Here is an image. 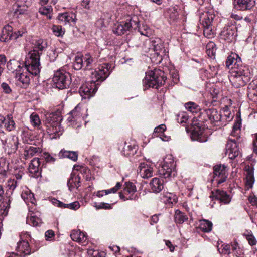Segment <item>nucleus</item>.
Here are the masks:
<instances>
[{
  "instance_id": "obj_1",
  "label": "nucleus",
  "mask_w": 257,
  "mask_h": 257,
  "mask_svg": "<svg viewBox=\"0 0 257 257\" xmlns=\"http://www.w3.org/2000/svg\"><path fill=\"white\" fill-rule=\"evenodd\" d=\"M111 67L109 64L104 63L92 71L91 81L83 84L79 90L83 99H89L94 95L98 85L109 76Z\"/></svg>"
},
{
  "instance_id": "obj_2",
  "label": "nucleus",
  "mask_w": 257,
  "mask_h": 257,
  "mask_svg": "<svg viewBox=\"0 0 257 257\" xmlns=\"http://www.w3.org/2000/svg\"><path fill=\"white\" fill-rule=\"evenodd\" d=\"M47 47L46 40L39 39L36 40L33 44V50H31L26 57V64L28 69L33 74L40 73V58L42 52Z\"/></svg>"
},
{
  "instance_id": "obj_3",
  "label": "nucleus",
  "mask_w": 257,
  "mask_h": 257,
  "mask_svg": "<svg viewBox=\"0 0 257 257\" xmlns=\"http://www.w3.org/2000/svg\"><path fill=\"white\" fill-rule=\"evenodd\" d=\"M45 124L47 132L52 139L59 137L61 132L60 122L62 120L60 112L47 113L45 115Z\"/></svg>"
},
{
  "instance_id": "obj_4",
  "label": "nucleus",
  "mask_w": 257,
  "mask_h": 257,
  "mask_svg": "<svg viewBox=\"0 0 257 257\" xmlns=\"http://www.w3.org/2000/svg\"><path fill=\"white\" fill-rule=\"evenodd\" d=\"M166 78L164 76L162 71L160 70H154L146 73V76L143 80L144 89L152 87L158 89L163 85Z\"/></svg>"
},
{
  "instance_id": "obj_5",
  "label": "nucleus",
  "mask_w": 257,
  "mask_h": 257,
  "mask_svg": "<svg viewBox=\"0 0 257 257\" xmlns=\"http://www.w3.org/2000/svg\"><path fill=\"white\" fill-rule=\"evenodd\" d=\"M233 73L230 80L235 87L243 86L250 80L249 72L245 67L234 70Z\"/></svg>"
},
{
  "instance_id": "obj_6",
  "label": "nucleus",
  "mask_w": 257,
  "mask_h": 257,
  "mask_svg": "<svg viewBox=\"0 0 257 257\" xmlns=\"http://www.w3.org/2000/svg\"><path fill=\"white\" fill-rule=\"evenodd\" d=\"M160 175L164 178L174 177L176 171L175 163L171 155L167 156L164 160V163L159 170Z\"/></svg>"
},
{
  "instance_id": "obj_7",
  "label": "nucleus",
  "mask_w": 257,
  "mask_h": 257,
  "mask_svg": "<svg viewBox=\"0 0 257 257\" xmlns=\"http://www.w3.org/2000/svg\"><path fill=\"white\" fill-rule=\"evenodd\" d=\"M53 81L55 86L58 89L66 88L70 84V74L63 70H58L54 73Z\"/></svg>"
},
{
  "instance_id": "obj_8",
  "label": "nucleus",
  "mask_w": 257,
  "mask_h": 257,
  "mask_svg": "<svg viewBox=\"0 0 257 257\" xmlns=\"http://www.w3.org/2000/svg\"><path fill=\"white\" fill-rule=\"evenodd\" d=\"M200 118L204 121H210L213 123L220 121L221 120L222 115L216 108L211 107L204 109L200 113Z\"/></svg>"
},
{
  "instance_id": "obj_9",
  "label": "nucleus",
  "mask_w": 257,
  "mask_h": 257,
  "mask_svg": "<svg viewBox=\"0 0 257 257\" xmlns=\"http://www.w3.org/2000/svg\"><path fill=\"white\" fill-rule=\"evenodd\" d=\"M214 179L218 184L224 182L227 178L228 173L224 165H216L213 168Z\"/></svg>"
},
{
  "instance_id": "obj_10",
  "label": "nucleus",
  "mask_w": 257,
  "mask_h": 257,
  "mask_svg": "<svg viewBox=\"0 0 257 257\" xmlns=\"http://www.w3.org/2000/svg\"><path fill=\"white\" fill-rule=\"evenodd\" d=\"M239 143L235 139H229L226 145V154L230 159H234L240 154Z\"/></svg>"
},
{
  "instance_id": "obj_11",
  "label": "nucleus",
  "mask_w": 257,
  "mask_h": 257,
  "mask_svg": "<svg viewBox=\"0 0 257 257\" xmlns=\"http://www.w3.org/2000/svg\"><path fill=\"white\" fill-rule=\"evenodd\" d=\"M137 20L133 19L127 20L125 22H121L115 25L113 32L118 35H121L129 30L133 26H137Z\"/></svg>"
},
{
  "instance_id": "obj_12",
  "label": "nucleus",
  "mask_w": 257,
  "mask_h": 257,
  "mask_svg": "<svg viewBox=\"0 0 257 257\" xmlns=\"http://www.w3.org/2000/svg\"><path fill=\"white\" fill-rule=\"evenodd\" d=\"M226 67L228 69L238 70L240 68H243L242 63L240 57L235 53H232L229 55L226 61Z\"/></svg>"
},
{
  "instance_id": "obj_13",
  "label": "nucleus",
  "mask_w": 257,
  "mask_h": 257,
  "mask_svg": "<svg viewBox=\"0 0 257 257\" xmlns=\"http://www.w3.org/2000/svg\"><path fill=\"white\" fill-rule=\"evenodd\" d=\"M236 36V29L233 26H227L224 27L220 34V38L227 42H231L234 41Z\"/></svg>"
},
{
  "instance_id": "obj_14",
  "label": "nucleus",
  "mask_w": 257,
  "mask_h": 257,
  "mask_svg": "<svg viewBox=\"0 0 257 257\" xmlns=\"http://www.w3.org/2000/svg\"><path fill=\"white\" fill-rule=\"evenodd\" d=\"M28 66L26 64V60L25 62L24 69H26V71L24 72V69L23 68L22 71L18 72V73L15 75V77L17 80L20 82L22 83L23 86H26L29 84L30 81V75L37 76L39 74V73H37L36 74H33L30 70L28 69Z\"/></svg>"
},
{
  "instance_id": "obj_15",
  "label": "nucleus",
  "mask_w": 257,
  "mask_h": 257,
  "mask_svg": "<svg viewBox=\"0 0 257 257\" xmlns=\"http://www.w3.org/2000/svg\"><path fill=\"white\" fill-rule=\"evenodd\" d=\"M138 173L144 179H147L153 176V169L151 165L146 163H141L138 167Z\"/></svg>"
},
{
  "instance_id": "obj_16",
  "label": "nucleus",
  "mask_w": 257,
  "mask_h": 257,
  "mask_svg": "<svg viewBox=\"0 0 257 257\" xmlns=\"http://www.w3.org/2000/svg\"><path fill=\"white\" fill-rule=\"evenodd\" d=\"M255 0H234V8L241 11L250 10L255 5Z\"/></svg>"
},
{
  "instance_id": "obj_17",
  "label": "nucleus",
  "mask_w": 257,
  "mask_h": 257,
  "mask_svg": "<svg viewBox=\"0 0 257 257\" xmlns=\"http://www.w3.org/2000/svg\"><path fill=\"white\" fill-rule=\"evenodd\" d=\"M58 20L63 24H70L75 23L76 21V15L73 12H65L59 14L58 16Z\"/></svg>"
},
{
  "instance_id": "obj_18",
  "label": "nucleus",
  "mask_w": 257,
  "mask_h": 257,
  "mask_svg": "<svg viewBox=\"0 0 257 257\" xmlns=\"http://www.w3.org/2000/svg\"><path fill=\"white\" fill-rule=\"evenodd\" d=\"M124 193L128 195V197H126V199L137 200L138 198L135 193L137 191L136 187L134 184L131 182H126L124 187Z\"/></svg>"
},
{
  "instance_id": "obj_19",
  "label": "nucleus",
  "mask_w": 257,
  "mask_h": 257,
  "mask_svg": "<svg viewBox=\"0 0 257 257\" xmlns=\"http://www.w3.org/2000/svg\"><path fill=\"white\" fill-rule=\"evenodd\" d=\"M191 138L193 141L202 143L206 142L208 140V137L204 134L203 131L199 127H195L192 130Z\"/></svg>"
},
{
  "instance_id": "obj_20",
  "label": "nucleus",
  "mask_w": 257,
  "mask_h": 257,
  "mask_svg": "<svg viewBox=\"0 0 257 257\" xmlns=\"http://www.w3.org/2000/svg\"><path fill=\"white\" fill-rule=\"evenodd\" d=\"M214 18L215 15L212 11H207L201 15L200 20L203 26L212 25Z\"/></svg>"
},
{
  "instance_id": "obj_21",
  "label": "nucleus",
  "mask_w": 257,
  "mask_h": 257,
  "mask_svg": "<svg viewBox=\"0 0 257 257\" xmlns=\"http://www.w3.org/2000/svg\"><path fill=\"white\" fill-rule=\"evenodd\" d=\"M12 31L13 28L12 26L9 25L5 26L2 30L0 40L3 42H7L10 40H13V33Z\"/></svg>"
},
{
  "instance_id": "obj_22",
  "label": "nucleus",
  "mask_w": 257,
  "mask_h": 257,
  "mask_svg": "<svg viewBox=\"0 0 257 257\" xmlns=\"http://www.w3.org/2000/svg\"><path fill=\"white\" fill-rule=\"evenodd\" d=\"M70 236L73 241L81 243L85 242L87 239V237L85 233L80 230L72 231Z\"/></svg>"
},
{
  "instance_id": "obj_23",
  "label": "nucleus",
  "mask_w": 257,
  "mask_h": 257,
  "mask_svg": "<svg viewBox=\"0 0 257 257\" xmlns=\"http://www.w3.org/2000/svg\"><path fill=\"white\" fill-rule=\"evenodd\" d=\"M213 194L216 199L224 204H228L231 201V197L224 191L217 190Z\"/></svg>"
},
{
  "instance_id": "obj_24",
  "label": "nucleus",
  "mask_w": 257,
  "mask_h": 257,
  "mask_svg": "<svg viewBox=\"0 0 257 257\" xmlns=\"http://www.w3.org/2000/svg\"><path fill=\"white\" fill-rule=\"evenodd\" d=\"M80 180L81 178L79 176L72 175L67 182L69 190L72 191L75 188L78 189L80 186Z\"/></svg>"
},
{
  "instance_id": "obj_25",
  "label": "nucleus",
  "mask_w": 257,
  "mask_h": 257,
  "mask_svg": "<svg viewBox=\"0 0 257 257\" xmlns=\"http://www.w3.org/2000/svg\"><path fill=\"white\" fill-rule=\"evenodd\" d=\"M7 68L9 71L12 73L15 72V75L18 72L22 71L23 67H21L20 63L18 61L11 60L7 63Z\"/></svg>"
},
{
  "instance_id": "obj_26",
  "label": "nucleus",
  "mask_w": 257,
  "mask_h": 257,
  "mask_svg": "<svg viewBox=\"0 0 257 257\" xmlns=\"http://www.w3.org/2000/svg\"><path fill=\"white\" fill-rule=\"evenodd\" d=\"M150 184L154 192L159 193L163 189V180L157 178H153Z\"/></svg>"
},
{
  "instance_id": "obj_27",
  "label": "nucleus",
  "mask_w": 257,
  "mask_h": 257,
  "mask_svg": "<svg viewBox=\"0 0 257 257\" xmlns=\"http://www.w3.org/2000/svg\"><path fill=\"white\" fill-rule=\"evenodd\" d=\"M21 197L24 201L29 204L31 203L32 205L35 203V199L34 194L29 189L24 190L22 194Z\"/></svg>"
},
{
  "instance_id": "obj_28",
  "label": "nucleus",
  "mask_w": 257,
  "mask_h": 257,
  "mask_svg": "<svg viewBox=\"0 0 257 257\" xmlns=\"http://www.w3.org/2000/svg\"><path fill=\"white\" fill-rule=\"evenodd\" d=\"M40 162L38 158H34L29 166V170L30 173L37 175L39 172Z\"/></svg>"
},
{
  "instance_id": "obj_29",
  "label": "nucleus",
  "mask_w": 257,
  "mask_h": 257,
  "mask_svg": "<svg viewBox=\"0 0 257 257\" xmlns=\"http://www.w3.org/2000/svg\"><path fill=\"white\" fill-rule=\"evenodd\" d=\"M60 158H68L74 161L78 158V154L76 152L62 150L59 153Z\"/></svg>"
},
{
  "instance_id": "obj_30",
  "label": "nucleus",
  "mask_w": 257,
  "mask_h": 257,
  "mask_svg": "<svg viewBox=\"0 0 257 257\" xmlns=\"http://www.w3.org/2000/svg\"><path fill=\"white\" fill-rule=\"evenodd\" d=\"M137 148L134 144H130L129 143H125L122 153L125 156L133 155L136 153Z\"/></svg>"
},
{
  "instance_id": "obj_31",
  "label": "nucleus",
  "mask_w": 257,
  "mask_h": 257,
  "mask_svg": "<svg viewBox=\"0 0 257 257\" xmlns=\"http://www.w3.org/2000/svg\"><path fill=\"white\" fill-rule=\"evenodd\" d=\"M17 247L18 251L24 253V255H29L31 253V250L28 241H21L18 244Z\"/></svg>"
},
{
  "instance_id": "obj_32",
  "label": "nucleus",
  "mask_w": 257,
  "mask_h": 257,
  "mask_svg": "<svg viewBox=\"0 0 257 257\" xmlns=\"http://www.w3.org/2000/svg\"><path fill=\"white\" fill-rule=\"evenodd\" d=\"M4 125V131H11L15 128V123L11 114L8 115L5 117Z\"/></svg>"
},
{
  "instance_id": "obj_33",
  "label": "nucleus",
  "mask_w": 257,
  "mask_h": 257,
  "mask_svg": "<svg viewBox=\"0 0 257 257\" xmlns=\"http://www.w3.org/2000/svg\"><path fill=\"white\" fill-rule=\"evenodd\" d=\"M121 187V184L119 182H117L114 187L107 190H103L101 191H98L96 193V196L98 197H102L104 195H107L109 193H116Z\"/></svg>"
},
{
  "instance_id": "obj_34",
  "label": "nucleus",
  "mask_w": 257,
  "mask_h": 257,
  "mask_svg": "<svg viewBox=\"0 0 257 257\" xmlns=\"http://www.w3.org/2000/svg\"><path fill=\"white\" fill-rule=\"evenodd\" d=\"M82 115L79 110V108L76 107L70 113V116L68 117V120L69 122H77L81 120Z\"/></svg>"
},
{
  "instance_id": "obj_35",
  "label": "nucleus",
  "mask_w": 257,
  "mask_h": 257,
  "mask_svg": "<svg viewBox=\"0 0 257 257\" xmlns=\"http://www.w3.org/2000/svg\"><path fill=\"white\" fill-rule=\"evenodd\" d=\"M39 151V148L35 146H26L24 148V156L27 159L34 156Z\"/></svg>"
},
{
  "instance_id": "obj_36",
  "label": "nucleus",
  "mask_w": 257,
  "mask_h": 257,
  "mask_svg": "<svg viewBox=\"0 0 257 257\" xmlns=\"http://www.w3.org/2000/svg\"><path fill=\"white\" fill-rule=\"evenodd\" d=\"M216 49L215 44L212 41L208 42L206 46V53L210 58H212L215 56Z\"/></svg>"
},
{
  "instance_id": "obj_37",
  "label": "nucleus",
  "mask_w": 257,
  "mask_h": 257,
  "mask_svg": "<svg viewBox=\"0 0 257 257\" xmlns=\"http://www.w3.org/2000/svg\"><path fill=\"white\" fill-rule=\"evenodd\" d=\"M83 58L84 68L85 69H90L93 65L94 60L92 56L89 53L85 54Z\"/></svg>"
},
{
  "instance_id": "obj_38",
  "label": "nucleus",
  "mask_w": 257,
  "mask_h": 257,
  "mask_svg": "<svg viewBox=\"0 0 257 257\" xmlns=\"http://www.w3.org/2000/svg\"><path fill=\"white\" fill-rule=\"evenodd\" d=\"M188 217L183 212L179 210H177L175 212L174 220L175 221L179 224L183 223L185 221L187 220Z\"/></svg>"
},
{
  "instance_id": "obj_39",
  "label": "nucleus",
  "mask_w": 257,
  "mask_h": 257,
  "mask_svg": "<svg viewBox=\"0 0 257 257\" xmlns=\"http://www.w3.org/2000/svg\"><path fill=\"white\" fill-rule=\"evenodd\" d=\"M199 228L204 232H209L212 230V223L208 220H202L200 222Z\"/></svg>"
},
{
  "instance_id": "obj_40",
  "label": "nucleus",
  "mask_w": 257,
  "mask_h": 257,
  "mask_svg": "<svg viewBox=\"0 0 257 257\" xmlns=\"http://www.w3.org/2000/svg\"><path fill=\"white\" fill-rule=\"evenodd\" d=\"M186 109L192 113H197L200 111V108L199 105L193 102H188L184 105Z\"/></svg>"
},
{
  "instance_id": "obj_41",
  "label": "nucleus",
  "mask_w": 257,
  "mask_h": 257,
  "mask_svg": "<svg viewBox=\"0 0 257 257\" xmlns=\"http://www.w3.org/2000/svg\"><path fill=\"white\" fill-rule=\"evenodd\" d=\"M246 184L249 188H251L254 182L253 170L252 168H249L246 170Z\"/></svg>"
},
{
  "instance_id": "obj_42",
  "label": "nucleus",
  "mask_w": 257,
  "mask_h": 257,
  "mask_svg": "<svg viewBox=\"0 0 257 257\" xmlns=\"http://www.w3.org/2000/svg\"><path fill=\"white\" fill-rule=\"evenodd\" d=\"M15 13L17 15L24 14L27 10V6L26 5H22L21 2L18 1L14 5Z\"/></svg>"
},
{
  "instance_id": "obj_43",
  "label": "nucleus",
  "mask_w": 257,
  "mask_h": 257,
  "mask_svg": "<svg viewBox=\"0 0 257 257\" xmlns=\"http://www.w3.org/2000/svg\"><path fill=\"white\" fill-rule=\"evenodd\" d=\"M7 147L10 148L13 150H16L18 146V139L15 136H12L10 138H8Z\"/></svg>"
},
{
  "instance_id": "obj_44",
  "label": "nucleus",
  "mask_w": 257,
  "mask_h": 257,
  "mask_svg": "<svg viewBox=\"0 0 257 257\" xmlns=\"http://www.w3.org/2000/svg\"><path fill=\"white\" fill-rule=\"evenodd\" d=\"M220 113L222 115L221 119L229 121L233 118V116L231 114L228 106H225Z\"/></svg>"
},
{
  "instance_id": "obj_45",
  "label": "nucleus",
  "mask_w": 257,
  "mask_h": 257,
  "mask_svg": "<svg viewBox=\"0 0 257 257\" xmlns=\"http://www.w3.org/2000/svg\"><path fill=\"white\" fill-rule=\"evenodd\" d=\"M84 67L83 58L77 56L75 57L73 62V68L75 70H79Z\"/></svg>"
},
{
  "instance_id": "obj_46",
  "label": "nucleus",
  "mask_w": 257,
  "mask_h": 257,
  "mask_svg": "<svg viewBox=\"0 0 257 257\" xmlns=\"http://www.w3.org/2000/svg\"><path fill=\"white\" fill-rule=\"evenodd\" d=\"M26 222L27 224L33 226H39L42 223L40 218L32 214H31V216L29 218L27 217Z\"/></svg>"
},
{
  "instance_id": "obj_47",
  "label": "nucleus",
  "mask_w": 257,
  "mask_h": 257,
  "mask_svg": "<svg viewBox=\"0 0 257 257\" xmlns=\"http://www.w3.org/2000/svg\"><path fill=\"white\" fill-rule=\"evenodd\" d=\"M31 124L36 127L39 128L41 125V122L39 115L35 113H33L30 117Z\"/></svg>"
},
{
  "instance_id": "obj_48",
  "label": "nucleus",
  "mask_w": 257,
  "mask_h": 257,
  "mask_svg": "<svg viewBox=\"0 0 257 257\" xmlns=\"http://www.w3.org/2000/svg\"><path fill=\"white\" fill-rule=\"evenodd\" d=\"M203 26L204 27V35L208 38L213 37L215 34V32L214 30L213 29L212 25Z\"/></svg>"
},
{
  "instance_id": "obj_49",
  "label": "nucleus",
  "mask_w": 257,
  "mask_h": 257,
  "mask_svg": "<svg viewBox=\"0 0 257 257\" xmlns=\"http://www.w3.org/2000/svg\"><path fill=\"white\" fill-rule=\"evenodd\" d=\"M165 202L166 203L173 204L176 203L177 202L178 198L177 196L173 193H167L165 196Z\"/></svg>"
},
{
  "instance_id": "obj_50",
  "label": "nucleus",
  "mask_w": 257,
  "mask_h": 257,
  "mask_svg": "<svg viewBox=\"0 0 257 257\" xmlns=\"http://www.w3.org/2000/svg\"><path fill=\"white\" fill-rule=\"evenodd\" d=\"M219 92V90L218 88H216L213 86L210 88L209 97L212 98V100L210 102L211 103H212L213 102H215L216 101Z\"/></svg>"
},
{
  "instance_id": "obj_51",
  "label": "nucleus",
  "mask_w": 257,
  "mask_h": 257,
  "mask_svg": "<svg viewBox=\"0 0 257 257\" xmlns=\"http://www.w3.org/2000/svg\"><path fill=\"white\" fill-rule=\"evenodd\" d=\"M52 30L54 34L58 37L62 36L65 32V30L62 29V26L59 25H54Z\"/></svg>"
},
{
  "instance_id": "obj_52",
  "label": "nucleus",
  "mask_w": 257,
  "mask_h": 257,
  "mask_svg": "<svg viewBox=\"0 0 257 257\" xmlns=\"http://www.w3.org/2000/svg\"><path fill=\"white\" fill-rule=\"evenodd\" d=\"M96 4L95 0H82L81 6L86 9H90Z\"/></svg>"
},
{
  "instance_id": "obj_53",
  "label": "nucleus",
  "mask_w": 257,
  "mask_h": 257,
  "mask_svg": "<svg viewBox=\"0 0 257 257\" xmlns=\"http://www.w3.org/2000/svg\"><path fill=\"white\" fill-rule=\"evenodd\" d=\"M19 181L15 179H10L7 182V187L9 189L14 191L19 184Z\"/></svg>"
},
{
  "instance_id": "obj_54",
  "label": "nucleus",
  "mask_w": 257,
  "mask_h": 257,
  "mask_svg": "<svg viewBox=\"0 0 257 257\" xmlns=\"http://www.w3.org/2000/svg\"><path fill=\"white\" fill-rule=\"evenodd\" d=\"M244 235L245 236L246 239L250 245L252 246L256 244L257 241L251 233L248 232L247 233H244Z\"/></svg>"
},
{
  "instance_id": "obj_55",
  "label": "nucleus",
  "mask_w": 257,
  "mask_h": 257,
  "mask_svg": "<svg viewBox=\"0 0 257 257\" xmlns=\"http://www.w3.org/2000/svg\"><path fill=\"white\" fill-rule=\"evenodd\" d=\"M218 251L223 254H229L230 253V246L227 244L222 245L221 248H218Z\"/></svg>"
},
{
  "instance_id": "obj_56",
  "label": "nucleus",
  "mask_w": 257,
  "mask_h": 257,
  "mask_svg": "<svg viewBox=\"0 0 257 257\" xmlns=\"http://www.w3.org/2000/svg\"><path fill=\"white\" fill-rule=\"evenodd\" d=\"M1 86L4 93L6 94H10L12 92L11 88L7 83L3 82L1 84Z\"/></svg>"
},
{
  "instance_id": "obj_57",
  "label": "nucleus",
  "mask_w": 257,
  "mask_h": 257,
  "mask_svg": "<svg viewBox=\"0 0 257 257\" xmlns=\"http://www.w3.org/2000/svg\"><path fill=\"white\" fill-rule=\"evenodd\" d=\"M143 27V30L141 29L139 30L141 34L147 37H150L152 34L150 29L147 26H144Z\"/></svg>"
},
{
  "instance_id": "obj_58",
  "label": "nucleus",
  "mask_w": 257,
  "mask_h": 257,
  "mask_svg": "<svg viewBox=\"0 0 257 257\" xmlns=\"http://www.w3.org/2000/svg\"><path fill=\"white\" fill-rule=\"evenodd\" d=\"M44 157L47 162L53 163L55 161V158L48 153H44Z\"/></svg>"
},
{
  "instance_id": "obj_59",
  "label": "nucleus",
  "mask_w": 257,
  "mask_h": 257,
  "mask_svg": "<svg viewBox=\"0 0 257 257\" xmlns=\"http://www.w3.org/2000/svg\"><path fill=\"white\" fill-rule=\"evenodd\" d=\"M53 203L55 205H56L59 207L64 208H69V207L68 205V204H64L58 200L54 199V201H53Z\"/></svg>"
},
{
  "instance_id": "obj_60",
  "label": "nucleus",
  "mask_w": 257,
  "mask_h": 257,
  "mask_svg": "<svg viewBox=\"0 0 257 257\" xmlns=\"http://www.w3.org/2000/svg\"><path fill=\"white\" fill-rule=\"evenodd\" d=\"M45 236L47 240H51L54 236V232L52 230H49L45 232Z\"/></svg>"
},
{
  "instance_id": "obj_61",
  "label": "nucleus",
  "mask_w": 257,
  "mask_h": 257,
  "mask_svg": "<svg viewBox=\"0 0 257 257\" xmlns=\"http://www.w3.org/2000/svg\"><path fill=\"white\" fill-rule=\"evenodd\" d=\"M166 129V126L165 124H161L159 125L158 126L155 127L154 130V133H163L164 132Z\"/></svg>"
},
{
  "instance_id": "obj_62",
  "label": "nucleus",
  "mask_w": 257,
  "mask_h": 257,
  "mask_svg": "<svg viewBox=\"0 0 257 257\" xmlns=\"http://www.w3.org/2000/svg\"><path fill=\"white\" fill-rule=\"evenodd\" d=\"M95 207L97 209H110V205L109 204H108V203H101L99 205H96L95 206Z\"/></svg>"
},
{
  "instance_id": "obj_63",
  "label": "nucleus",
  "mask_w": 257,
  "mask_h": 257,
  "mask_svg": "<svg viewBox=\"0 0 257 257\" xmlns=\"http://www.w3.org/2000/svg\"><path fill=\"white\" fill-rule=\"evenodd\" d=\"M69 207V209H73V210H77L78 208H80V204L78 202H74L68 204V205Z\"/></svg>"
},
{
  "instance_id": "obj_64",
  "label": "nucleus",
  "mask_w": 257,
  "mask_h": 257,
  "mask_svg": "<svg viewBox=\"0 0 257 257\" xmlns=\"http://www.w3.org/2000/svg\"><path fill=\"white\" fill-rule=\"evenodd\" d=\"M39 12L43 15H47L50 12V9L45 7H42L40 8Z\"/></svg>"
}]
</instances>
